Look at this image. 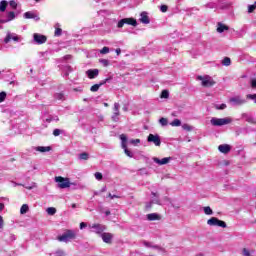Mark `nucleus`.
<instances>
[{
  "label": "nucleus",
  "instance_id": "obj_1",
  "mask_svg": "<svg viewBox=\"0 0 256 256\" xmlns=\"http://www.w3.org/2000/svg\"><path fill=\"white\" fill-rule=\"evenodd\" d=\"M151 202L146 205L147 209H151L153 203L155 205H167L169 203V197H164L163 200L159 199V194L152 192Z\"/></svg>",
  "mask_w": 256,
  "mask_h": 256
},
{
  "label": "nucleus",
  "instance_id": "obj_2",
  "mask_svg": "<svg viewBox=\"0 0 256 256\" xmlns=\"http://www.w3.org/2000/svg\"><path fill=\"white\" fill-rule=\"evenodd\" d=\"M77 237L75 230H66L62 235L58 236L57 239L60 243H69L72 239Z\"/></svg>",
  "mask_w": 256,
  "mask_h": 256
},
{
  "label": "nucleus",
  "instance_id": "obj_3",
  "mask_svg": "<svg viewBox=\"0 0 256 256\" xmlns=\"http://www.w3.org/2000/svg\"><path fill=\"white\" fill-rule=\"evenodd\" d=\"M210 123L214 127H223V125H229L230 123H233V118H231V117H225V118L213 117L210 120Z\"/></svg>",
  "mask_w": 256,
  "mask_h": 256
},
{
  "label": "nucleus",
  "instance_id": "obj_4",
  "mask_svg": "<svg viewBox=\"0 0 256 256\" xmlns=\"http://www.w3.org/2000/svg\"><path fill=\"white\" fill-rule=\"evenodd\" d=\"M197 81H201L202 87H213L215 80L209 75L197 76Z\"/></svg>",
  "mask_w": 256,
  "mask_h": 256
},
{
  "label": "nucleus",
  "instance_id": "obj_5",
  "mask_svg": "<svg viewBox=\"0 0 256 256\" xmlns=\"http://www.w3.org/2000/svg\"><path fill=\"white\" fill-rule=\"evenodd\" d=\"M207 225L210 227H222V229L227 228V223L225 221L219 220L217 217H212L207 220Z\"/></svg>",
  "mask_w": 256,
  "mask_h": 256
},
{
  "label": "nucleus",
  "instance_id": "obj_6",
  "mask_svg": "<svg viewBox=\"0 0 256 256\" xmlns=\"http://www.w3.org/2000/svg\"><path fill=\"white\" fill-rule=\"evenodd\" d=\"M229 103L230 105H232V107H241V105H245V103H247V100L242 96L237 95V96L231 97L229 99Z\"/></svg>",
  "mask_w": 256,
  "mask_h": 256
},
{
  "label": "nucleus",
  "instance_id": "obj_7",
  "mask_svg": "<svg viewBox=\"0 0 256 256\" xmlns=\"http://www.w3.org/2000/svg\"><path fill=\"white\" fill-rule=\"evenodd\" d=\"M141 244L146 247L147 249H154L155 251H158V253H164L165 249H163V247H161L160 245H157L153 242H149L147 240H142Z\"/></svg>",
  "mask_w": 256,
  "mask_h": 256
},
{
  "label": "nucleus",
  "instance_id": "obj_8",
  "mask_svg": "<svg viewBox=\"0 0 256 256\" xmlns=\"http://www.w3.org/2000/svg\"><path fill=\"white\" fill-rule=\"evenodd\" d=\"M56 183H58L59 189H67L71 187V182L69 181V178H64L61 176L55 177Z\"/></svg>",
  "mask_w": 256,
  "mask_h": 256
},
{
  "label": "nucleus",
  "instance_id": "obj_9",
  "mask_svg": "<svg viewBox=\"0 0 256 256\" xmlns=\"http://www.w3.org/2000/svg\"><path fill=\"white\" fill-rule=\"evenodd\" d=\"M90 233H96V235H103V231L107 229L103 224H92L88 226Z\"/></svg>",
  "mask_w": 256,
  "mask_h": 256
},
{
  "label": "nucleus",
  "instance_id": "obj_10",
  "mask_svg": "<svg viewBox=\"0 0 256 256\" xmlns=\"http://www.w3.org/2000/svg\"><path fill=\"white\" fill-rule=\"evenodd\" d=\"M11 41H15V43H19L21 41V37L16 33H12L11 31L6 32V37L4 38V43H10Z\"/></svg>",
  "mask_w": 256,
  "mask_h": 256
},
{
  "label": "nucleus",
  "instance_id": "obj_11",
  "mask_svg": "<svg viewBox=\"0 0 256 256\" xmlns=\"http://www.w3.org/2000/svg\"><path fill=\"white\" fill-rule=\"evenodd\" d=\"M124 25H132V27H137V20L133 19V18H124L121 19L118 24L117 27L119 29H121Z\"/></svg>",
  "mask_w": 256,
  "mask_h": 256
},
{
  "label": "nucleus",
  "instance_id": "obj_12",
  "mask_svg": "<svg viewBox=\"0 0 256 256\" xmlns=\"http://www.w3.org/2000/svg\"><path fill=\"white\" fill-rule=\"evenodd\" d=\"M120 140H121V147H122V149H124L125 155H127V157L132 158L133 152H131V151H129V149H127V136L125 134L120 135Z\"/></svg>",
  "mask_w": 256,
  "mask_h": 256
},
{
  "label": "nucleus",
  "instance_id": "obj_13",
  "mask_svg": "<svg viewBox=\"0 0 256 256\" xmlns=\"http://www.w3.org/2000/svg\"><path fill=\"white\" fill-rule=\"evenodd\" d=\"M152 161L156 163V165L163 166V165H169L171 161H173V157H164L162 159H159L158 157H153Z\"/></svg>",
  "mask_w": 256,
  "mask_h": 256
},
{
  "label": "nucleus",
  "instance_id": "obj_14",
  "mask_svg": "<svg viewBox=\"0 0 256 256\" xmlns=\"http://www.w3.org/2000/svg\"><path fill=\"white\" fill-rule=\"evenodd\" d=\"M33 41L34 43H36V45H43L44 43H47V36L39 33H34Z\"/></svg>",
  "mask_w": 256,
  "mask_h": 256
},
{
  "label": "nucleus",
  "instance_id": "obj_15",
  "mask_svg": "<svg viewBox=\"0 0 256 256\" xmlns=\"http://www.w3.org/2000/svg\"><path fill=\"white\" fill-rule=\"evenodd\" d=\"M147 141L148 143H154L156 147H161V138L157 134H149Z\"/></svg>",
  "mask_w": 256,
  "mask_h": 256
},
{
  "label": "nucleus",
  "instance_id": "obj_16",
  "mask_svg": "<svg viewBox=\"0 0 256 256\" xmlns=\"http://www.w3.org/2000/svg\"><path fill=\"white\" fill-rule=\"evenodd\" d=\"M15 17H16L15 12L13 11L7 12L6 19H0V23H9L11 21H14Z\"/></svg>",
  "mask_w": 256,
  "mask_h": 256
},
{
  "label": "nucleus",
  "instance_id": "obj_17",
  "mask_svg": "<svg viewBox=\"0 0 256 256\" xmlns=\"http://www.w3.org/2000/svg\"><path fill=\"white\" fill-rule=\"evenodd\" d=\"M102 241L107 244H111L113 241V234L104 232L101 234Z\"/></svg>",
  "mask_w": 256,
  "mask_h": 256
},
{
  "label": "nucleus",
  "instance_id": "obj_18",
  "mask_svg": "<svg viewBox=\"0 0 256 256\" xmlns=\"http://www.w3.org/2000/svg\"><path fill=\"white\" fill-rule=\"evenodd\" d=\"M139 21H140V23H143L144 25H149V23H151V20L149 19V15L147 14V12H142L140 14Z\"/></svg>",
  "mask_w": 256,
  "mask_h": 256
},
{
  "label": "nucleus",
  "instance_id": "obj_19",
  "mask_svg": "<svg viewBox=\"0 0 256 256\" xmlns=\"http://www.w3.org/2000/svg\"><path fill=\"white\" fill-rule=\"evenodd\" d=\"M24 19H34V21H39L41 18L36 15L35 12L28 11L24 13Z\"/></svg>",
  "mask_w": 256,
  "mask_h": 256
},
{
  "label": "nucleus",
  "instance_id": "obj_20",
  "mask_svg": "<svg viewBox=\"0 0 256 256\" xmlns=\"http://www.w3.org/2000/svg\"><path fill=\"white\" fill-rule=\"evenodd\" d=\"M86 75L89 79H95L99 76V70L98 69H90L86 71Z\"/></svg>",
  "mask_w": 256,
  "mask_h": 256
},
{
  "label": "nucleus",
  "instance_id": "obj_21",
  "mask_svg": "<svg viewBox=\"0 0 256 256\" xmlns=\"http://www.w3.org/2000/svg\"><path fill=\"white\" fill-rule=\"evenodd\" d=\"M119 103H114V114L112 115V120L115 122L119 121Z\"/></svg>",
  "mask_w": 256,
  "mask_h": 256
},
{
  "label": "nucleus",
  "instance_id": "obj_22",
  "mask_svg": "<svg viewBox=\"0 0 256 256\" xmlns=\"http://www.w3.org/2000/svg\"><path fill=\"white\" fill-rule=\"evenodd\" d=\"M218 150L220 151V153H224L225 155H227V153L231 151V146L228 144H221L218 146Z\"/></svg>",
  "mask_w": 256,
  "mask_h": 256
},
{
  "label": "nucleus",
  "instance_id": "obj_23",
  "mask_svg": "<svg viewBox=\"0 0 256 256\" xmlns=\"http://www.w3.org/2000/svg\"><path fill=\"white\" fill-rule=\"evenodd\" d=\"M34 151H38V153H49L51 151L50 146H38L34 147Z\"/></svg>",
  "mask_w": 256,
  "mask_h": 256
},
{
  "label": "nucleus",
  "instance_id": "obj_24",
  "mask_svg": "<svg viewBox=\"0 0 256 256\" xmlns=\"http://www.w3.org/2000/svg\"><path fill=\"white\" fill-rule=\"evenodd\" d=\"M146 217H147L148 221H160L161 220V216L157 213L147 214Z\"/></svg>",
  "mask_w": 256,
  "mask_h": 256
},
{
  "label": "nucleus",
  "instance_id": "obj_25",
  "mask_svg": "<svg viewBox=\"0 0 256 256\" xmlns=\"http://www.w3.org/2000/svg\"><path fill=\"white\" fill-rule=\"evenodd\" d=\"M107 81H109V78L105 79V81L100 84H94L93 86H91L90 91H92V93H96V91H99V87H101V85H105Z\"/></svg>",
  "mask_w": 256,
  "mask_h": 256
},
{
  "label": "nucleus",
  "instance_id": "obj_26",
  "mask_svg": "<svg viewBox=\"0 0 256 256\" xmlns=\"http://www.w3.org/2000/svg\"><path fill=\"white\" fill-rule=\"evenodd\" d=\"M224 31H229V26L227 25H224L223 23H218V26H217V32L218 33H223Z\"/></svg>",
  "mask_w": 256,
  "mask_h": 256
},
{
  "label": "nucleus",
  "instance_id": "obj_27",
  "mask_svg": "<svg viewBox=\"0 0 256 256\" xmlns=\"http://www.w3.org/2000/svg\"><path fill=\"white\" fill-rule=\"evenodd\" d=\"M242 117L247 121V123H251L252 125H255L256 120L253 118V116H250L248 114H242Z\"/></svg>",
  "mask_w": 256,
  "mask_h": 256
},
{
  "label": "nucleus",
  "instance_id": "obj_28",
  "mask_svg": "<svg viewBox=\"0 0 256 256\" xmlns=\"http://www.w3.org/2000/svg\"><path fill=\"white\" fill-rule=\"evenodd\" d=\"M7 5H9V2H7V0H2L0 2V13H5V11H7Z\"/></svg>",
  "mask_w": 256,
  "mask_h": 256
},
{
  "label": "nucleus",
  "instance_id": "obj_29",
  "mask_svg": "<svg viewBox=\"0 0 256 256\" xmlns=\"http://www.w3.org/2000/svg\"><path fill=\"white\" fill-rule=\"evenodd\" d=\"M63 30L59 28V24H56L54 35L55 37H61Z\"/></svg>",
  "mask_w": 256,
  "mask_h": 256
},
{
  "label": "nucleus",
  "instance_id": "obj_30",
  "mask_svg": "<svg viewBox=\"0 0 256 256\" xmlns=\"http://www.w3.org/2000/svg\"><path fill=\"white\" fill-rule=\"evenodd\" d=\"M29 211V205L23 204L20 208V213L21 215H25Z\"/></svg>",
  "mask_w": 256,
  "mask_h": 256
},
{
  "label": "nucleus",
  "instance_id": "obj_31",
  "mask_svg": "<svg viewBox=\"0 0 256 256\" xmlns=\"http://www.w3.org/2000/svg\"><path fill=\"white\" fill-rule=\"evenodd\" d=\"M222 65H224V67H229V65H231V58L225 57V58L222 60Z\"/></svg>",
  "mask_w": 256,
  "mask_h": 256
},
{
  "label": "nucleus",
  "instance_id": "obj_32",
  "mask_svg": "<svg viewBox=\"0 0 256 256\" xmlns=\"http://www.w3.org/2000/svg\"><path fill=\"white\" fill-rule=\"evenodd\" d=\"M170 125H171L172 127H181V120H179V119H174V120L170 123Z\"/></svg>",
  "mask_w": 256,
  "mask_h": 256
},
{
  "label": "nucleus",
  "instance_id": "obj_33",
  "mask_svg": "<svg viewBox=\"0 0 256 256\" xmlns=\"http://www.w3.org/2000/svg\"><path fill=\"white\" fill-rule=\"evenodd\" d=\"M22 186L25 187V189H28L29 191H31V189H35V187H37V183L32 182L31 184L22 185Z\"/></svg>",
  "mask_w": 256,
  "mask_h": 256
},
{
  "label": "nucleus",
  "instance_id": "obj_34",
  "mask_svg": "<svg viewBox=\"0 0 256 256\" xmlns=\"http://www.w3.org/2000/svg\"><path fill=\"white\" fill-rule=\"evenodd\" d=\"M203 211H204L205 215H212L213 214V209H211V207H209V206L204 207Z\"/></svg>",
  "mask_w": 256,
  "mask_h": 256
},
{
  "label": "nucleus",
  "instance_id": "obj_35",
  "mask_svg": "<svg viewBox=\"0 0 256 256\" xmlns=\"http://www.w3.org/2000/svg\"><path fill=\"white\" fill-rule=\"evenodd\" d=\"M46 213H48V215H55L57 213V209L54 207H49L47 208Z\"/></svg>",
  "mask_w": 256,
  "mask_h": 256
},
{
  "label": "nucleus",
  "instance_id": "obj_36",
  "mask_svg": "<svg viewBox=\"0 0 256 256\" xmlns=\"http://www.w3.org/2000/svg\"><path fill=\"white\" fill-rule=\"evenodd\" d=\"M161 99H169V91L168 90H163L161 92Z\"/></svg>",
  "mask_w": 256,
  "mask_h": 256
},
{
  "label": "nucleus",
  "instance_id": "obj_37",
  "mask_svg": "<svg viewBox=\"0 0 256 256\" xmlns=\"http://www.w3.org/2000/svg\"><path fill=\"white\" fill-rule=\"evenodd\" d=\"M159 123H160V125H162V127H166V125H168L169 121L167 120V118H160Z\"/></svg>",
  "mask_w": 256,
  "mask_h": 256
},
{
  "label": "nucleus",
  "instance_id": "obj_38",
  "mask_svg": "<svg viewBox=\"0 0 256 256\" xmlns=\"http://www.w3.org/2000/svg\"><path fill=\"white\" fill-rule=\"evenodd\" d=\"M79 159H81L82 161H87V159H89V154H87V153H81L80 155H79Z\"/></svg>",
  "mask_w": 256,
  "mask_h": 256
},
{
  "label": "nucleus",
  "instance_id": "obj_39",
  "mask_svg": "<svg viewBox=\"0 0 256 256\" xmlns=\"http://www.w3.org/2000/svg\"><path fill=\"white\" fill-rule=\"evenodd\" d=\"M55 99H57L58 101H63V99H65V94L57 93L55 94Z\"/></svg>",
  "mask_w": 256,
  "mask_h": 256
},
{
  "label": "nucleus",
  "instance_id": "obj_40",
  "mask_svg": "<svg viewBox=\"0 0 256 256\" xmlns=\"http://www.w3.org/2000/svg\"><path fill=\"white\" fill-rule=\"evenodd\" d=\"M48 123H51V121H59V116H50L46 119Z\"/></svg>",
  "mask_w": 256,
  "mask_h": 256
},
{
  "label": "nucleus",
  "instance_id": "obj_41",
  "mask_svg": "<svg viewBox=\"0 0 256 256\" xmlns=\"http://www.w3.org/2000/svg\"><path fill=\"white\" fill-rule=\"evenodd\" d=\"M215 109H217V110L227 109V104H220V105L216 104Z\"/></svg>",
  "mask_w": 256,
  "mask_h": 256
},
{
  "label": "nucleus",
  "instance_id": "obj_42",
  "mask_svg": "<svg viewBox=\"0 0 256 256\" xmlns=\"http://www.w3.org/2000/svg\"><path fill=\"white\" fill-rule=\"evenodd\" d=\"M256 10V2L248 6V13H253Z\"/></svg>",
  "mask_w": 256,
  "mask_h": 256
},
{
  "label": "nucleus",
  "instance_id": "obj_43",
  "mask_svg": "<svg viewBox=\"0 0 256 256\" xmlns=\"http://www.w3.org/2000/svg\"><path fill=\"white\" fill-rule=\"evenodd\" d=\"M99 61H100L101 65H103V67H109V60L100 59Z\"/></svg>",
  "mask_w": 256,
  "mask_h": 256
},
{
  "label": "nucleus",
  "instance_id": "obj_44",
  "mask_svg": "<svg viewBox=\"0 0 256 256\" xmlns=\"http://www.w3.org/2000/svg\"><path fill=\"white\" fill-rule=\"evenodd\" d=\"M6 98H7V93L0 92V103H3V101H5Z\"/></svg>",
  "mask_w": 256,
  "mask_h": 256
},
{
  "label": "nucleus",
  "instance_id": "obj_45",
  "mask_svg": "<svg viewBox=\"0 0 256 256\" xmlns=\"http://www.w3.org/2000/svg\"><path fill=\"white\" fill-rule=\"evenodd\" d=\"M8 4L12 9H17V1L11 0Z\"/></svg>",
  "mask_w": 256,
  "mask_h": 256
},
{
  "label": "nucleus",
  "instance_id": "obj_46",
  "mask_svg": "<svg viewBox=\"0 0 256 256\" xmlns=\"http://www.w3.org/2000/svg\"><path fill=\"white\" fill-rule=\"evenodd\" d=\"M101 55H107L109 53V47L105 46L100 50Z\"/></svg>",
  "mask_w": 256,
  "mask_h": 256
},
{
  "label": "nucleus",
  "instance_id": "obj_47",
  "mask_svg": "<svg viewBox=\"0 0 256 256\" xmlns=\"http://www.w3.org/2000/svg\"><path fill=\"white\" fill-rule=\"evenodd\" d=\"M95 179H97V181H101V179H103V174H101L100 172H96L94 174Z\"/></svg>",
  "mask_w": 256,
  "mask_h": 256
},
{
  "label": "nucleus",
  "instance_id": "obj_48",
  "mask_svg": "<svg viewBox=\"0 0 256 256\" xmlns=\"http://www.w3.org/2000/svg\"><path fill=\"white\" fill-rule=\"evenodd\" d=\"M246 98L251 99L252 101H254V103H256V94H248Z\"/></svg>",
  "mask_w": 256,
  "mask_h": 256
},
{
  "label": "nucleus",
  "instance_id": "obj_49",
  "mask_svg": "<svg viewBox=\"0 0 256 256\" xmlns=\"http://www.w3.org/2000/svg\"><path fill=\"white\" fill-rule=\"evenodd\" d=\"M242 255L243 256H251V252H249V250L247 248H244L242 250Z\"/></svg>",
  "mask_w": 256,
  "mask_h": 256
},
{
  "label": "nucleus",
  "instance_id": "obj_50",
  "mask_svg": "<svg viewBox=\"0 0 256 256\" xmlns=\"http://www.w3.org/2000/svg\"><path fill=\"white\" fill-rule=\"evenodd\" d=\"M131 145H139V143H141L140 139H132L130 140Z\"/></svg>",
  "mask_w": 256,
  "mask_h": 256
},
{
  "label": "nucleus",
  "instance_id": "obj_51",
  "mask_svg": "<svg viewBox=\"0 0 256 256\" xmlns=\"http://www.w3.org/2000/svg\"><path fill=\"white\" fill-rule=\"evenodd\" d=\"M53 135H54V137H59V136L61 135V130H59V129H54V130H53Z\"/></svg>",
  "mask_w": 256,
  "mask_h": 256
},
{
  "label": "nucleus",
  "instance_id": "obj_52",
  "mask_svg": "<svg viewBox=\"0 0 256 256\" xmlns=\"http://www.w3.org/2000/svg\"><path fill=\"white\" fill-rule=\"evenodd\" d=\"M167 9H168L167 5H162V6L160 7V11H161L162 13H167Z\"/></svg>",
  "mask_w": 256,
  "mask_h": 256
},
{
  "label": "nucleus",
  "instance_id": "obj_53",
  "mask_svg": "<svg viewBox=\"0 0 256 256\" xmlns=\"http://www.w3.org/2000/svg\"><path fill=\"white\" fill-rule=\"evenodd\" d=\"M5 222L3 221V216L0 215V229H3Z\"/></svg>",
  "mask_w": 256,
  "mask_h": 256
},
{
  "label": "nucleus",
  "instance_id": "obj_54",
  "mask_svg": "<svg viewBox=\"0 0 256 256\" xmlns=\"http://www.w3.org/2000/svg\"><path fill=\"white\" fill-rule=\"evenodd\" d=\"M251 87H252L253 89H256V79H253V80L251 81Z\"/></svg>",
  "mask_w": 256,
  "mask_h": 256
},
{
  "label": "nucleus",
  "instance_id": "obj_55",
  "mask_svg": "<svg viewBox=\"0 0 256 256\" xmlns=\"http://www.w3.org/2000/svg\"><path fill=\"white\" fill-rule=\"evenodd\" d=\"M108 197H110L111 199H119V196L113 195L111 193L108 194Z\"/></svg>",
  "mask_w": 256,
  "mask_h": 256
},
{
  "label": "nucleus",
  "instance_id": "obj_56",
  "mask_svg": "<svg viewBox=\"0 0 256 256\" xmlns=\"http://www.w3.org/2000/svg\"><path fill=\"white\" fill-rule=\"evenodd\" d=\"M85 227H87V223L81 222L80 223V229H85Z\"/></svg>",
  "mask_w": 256,
  "mask_h": 256
},
{
  "label": "nucleus",
  "instance_id": "obj_57",
  "mask_svg": "<svg viewBox=\"0 0 256 256\" xmlns=\"http://www.w3.org/2000/svg\"><path fill=\"white\" fill-rule=\"evenodd\" d=\"M17 238L15 237V235L14 234H11L10 235V241H15Z\"/></svg>",
  "mask_w": 256,
  "mask_h": 256
},
{
  "label": "nucleus",
  "instance_id": "obj_58",
  "mask_svg": "<svg viewBox=\"0 0 256 256\" xmlns=\"http://www.w3.org/2000/svg\"><path fill=\"white\" fill-rule=\"evenodd\" d=\"M12 183V185H13V187H17V186H21V185H23V184H19V183H17V182H11Z\"/></svg>",
  "mask_w": 256,
  "mask_h": 256
},
{
  "label": "nucleus",
  "instance_id": "obj_59",
  "mask_svg": "<svg viewBox=\"0 0 256 256\" xmlns=\"http://www.w3.org/2000/svg\"><path fill=\"white\" fill-rule=\"evenodd\" d=\"M105 191H107V186L102 187L100 193H105Z\"/></svg>",
  "mask_w": 256,
  "mask_h": 256
},
{
  "label": "nucleus",
  "instance_id": "obj_60",
  "mask_svg": "<svg viewBox=\"0 0 256 256\" xmlns=\"http://www.w3.org/2000/svg\"><path fill=\"white\" fill-rule=\"evenodd\" d=\"M3 209H5V204L0 202V213H1V211H3Z\"/></svg>",
  "mask_w": 256,
  "mask_h": 256
},
{
  "label": "nucleus",
  "instance_id": "obj_61",
  "mask_svg": "<svg viewBox=\"0 0 256 256\" xmlns=\"http://www.w3.org/2000/svg\"><path fill=\"white\" fill-rule=\"evenodd\" d=\"M116 54H117V55H121V48H117V49H116Z\"/></svg>",
  "mask_w": 256,
  "mask_h": 256
},
{
  "label": "nucleus",
  "instance_id": "obj_62",
  "mask_svg": "<svg viewBox=\"0 0 256 256\" xmlns=\"http://www.w3.org/2000/svg\"><path fill=\"white\" fill-rule=\"evenodd\" d=\"M65 59H71V55H66Z\"/></svg>",
  "mask_w": 256,
  "mask_h": 256
},
{
  "label": "nucleus",
  "instance_id": "obj_63",
  "mask_svg": "<svg viewBox=\"0 0 256 256\" xmlns=\"http://www.w3.org/2000/svg\"><path fill=\"white\" fill-rule=\"evenodd\" d=\"M77 207V204H72V209H75Z\"/></svg>",
  "mask_w": 256,
  "mask_h": 256
},
{
  "label": "nucleus",
  "instance_id": "obj_64",
  "mask_svg": "<svg viewBox=\"0 0 256 256\" xmlns=\"http://www.w3.org/2000/svg\"><path fill=\"white\" fill-rule=\"evenodd\" d=\"M123 111H127V107H124V108H123Z\"/></svg>",
  "mask_w": 256,
  "mask_h": 256
}]
</instances>
